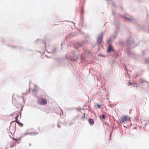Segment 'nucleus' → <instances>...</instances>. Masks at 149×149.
<instances>
[{
	"label": "nucleus",
	"instance_id": "obj_1",
	"mask_svg": "<svg viewBox=\"0 0 149 149\" xmlns=\"http://www.w3.org/2000/svg\"><path fill=\"white\" fill-rule=\"evenodd\" d=\"M120 42L121 44H123L124 46H125L126 45L127 47V48L129 49L136 46L135 45V44L133 41L130 40H128L125 43H123L121 41Z\"/></svg>",
	"mask_w": 149,
	"mask_h": 149
},
{
	"label": "nucleus",
	"instance_id": "obj_2",
	"mask_svg": "<svg viewBox=\"0 0 149 149\" xmlns=\"http://www.w3.org/2000/svg\"><path fill=\"white\" fill-rule=\"evenodd\" d=\"M70 59L71 60L74 61H76L77 59L79 58L77 55L76 54V52L74 51H73L71 53H70ZM79 58L81 59L82 58L83 59H84L83 57H82L81 56L80 57H79Z\"/></svg>",
	"mask_w": 149,
	"mask_h": 149
},
{
	"label": "nucleus",
	"instance_id": "obj_3",
	"mask_svg": "<svg viewBox=\"0 0 149 149\" xmlns=\"http://www.w3.org/2000/svg\"><path fill=\"white\" fill-rule=\"evenodd\" d=\"M130 119V118L128 117L127 116H123L120 118V123H125L126 122L129 120Z\"/></svg>",
	"mask_w": 149,
	"mask_h": 149
},
{
	"label": "nucleus",
	"instance_id": "obj_4",
	"mask_svg": "<svg viewBox=\"0 0 149 149\" xmlns=\"http://www.w3.org/2000/svg\"><path fill=\"white\" fill-rule=\"evenodd\" d=\"M147 85L149 87V83L144 79H141L139 80V86H141V88H142V85Z\"/></svg>",
	"mask_w": 149,
	"mask_h": 149
},
{
	"label": "nucleus",
	"instance_id": "obj_5",
	"mask_svg": "<svg viewBox=\"0 0 149 149\" xmlns=\"http://www.w3.org/2000/svg\"><path fill=\"white\" fill-rule=\"evenodd\" d=\"M102 34L103 32H102L98 37L97 43L98 45H100L102 43Z\"/></svg>",
	"mask_w": 149,
	"mask_h": 149
},
{
	"label": "nucleus",
	"instance_id": "obj_6",
	"mask_svg": "<svg viewBox=\"0 0 149 149\" xmlns=\"http://www.w3.org/2000/svg\"><path fill=\"white\" fill-rule=\"evenodd\" d=\"M38 102L39 104H42L44 105L47 104V101L45 99L42 98L41 100H40Z\"/></svg>",
	"mask_w": 149,
	"mask_h": 149
},
{
	"label": "nucleus",
	"instance_id": "obj_7",
	"mask_svg": "<svg viewBox=\"0 0 149 149\" xmlns=\"http://www.w3.org/2000/svg\"><path fill=\"white\" fill-rule=\"evenodd\" d=\"M83 45L84 43L83 42H78L77 43L76 45H74V47L76 49H77L78 47H84Z\"/></svg>",
	"mask_w": 149,
	"mask_h": 149
},
{
	"label": "nucleus",
	"instance_id": "obj_8",
	"mask_svg": "<svg viewBox=\"0 0 149 149\" xmlns=\"http://www.w3.org/2000/svg\"><path fill=\"white\" fill-rule=\"evenodd\" d=\"M112 51H114V50L113 48L111 45L108 46V49L107 52L108 53H109Z\"/></svg>",
	"mask_w": 149,
	"mask_h": 149
},
{
	"label": "nucleus",
	"instance_id": "obj_9",
	"mask_svg": "<svg viewBox=\"0 0 149 149\" xmlns=\"http://www.w3.org/2000/svg\"><path fill=\"white\" fill-rule=\"evenodd\" d=\"M57 48L55 47H54L52 50L51 53L53 55H55L56 54L57 51Z\"/></svg>",
	"mask_w": 149,
	"mask_h": 149
},
{
	"label": "nucleus",
	"instance_id": "obj_10",
	"mask_svg": "<svg viewBox=\"0 0 149 149\" xmlns=\"http://www.w3.org/2000/svg\"><path fill=\"white\" fill-rule=\"evenodd\" d=\"M38 42H40L42 44H45V41L44 40L38 39Z\"/></svg>",
	"mask_w": 149,
	"mask_h": 149
},
{
	"label": "nucleus",
	"instance_id": "obj_11",
	"mask_svg": "<svg viewBox=\"0 0 149 149\" xmlns=\"http://www.w3.org/2000/svg\"><path fill=\"white\" fill-rule=\"evenodd\" d=\"M89 122L91 125H93L94 123V120L92 119H89L88 120Z\"/></svg>",
	"mask_w": 149,
	"mask_h": 149
},
{
	"label": "nucleus",
	"instance_id": "obj_12",
	"mask_svg": "<svg viewBox=\"0 0 149 149\" xmlns=\"http://www.w3.org/2000/svg\"><path fill=\"white\" fill-rule=\"evenodd\" d=\"M123 17L125 19H126V20H129L130 21H131L132 20V19L130 18L129 17H127L125 16H123Z\"/></svg>",
	"mask_w": 149,
	"mask_h": 149
},
{
	"label": "nucleus",
	"instance_id": "obj_13",
	"mask_svg": "<svg viewBox=\"0 0 149 149\" xmlns=\"http://www.w3.org/2000/svg\"><path fill=\"white\" fill-rule=\"evenodd\" d=\"M84 12V8L82 7L81 8V15H83Z\"/></svg>",
	"mask_w": 149,
	"mask_h": 149
},
{
	"label": "nucleus",
	"instance_id": "obj_14",
	"mask_svg": "<svg viewBox=\"0 0 149 149\" xmlns=\"http://www.w3.org/2000/svg\"><path fill=\"white\" fill-rule=\"evenodd\" d=\"M128 56H130V57H131V55L132 54H134V53H131L130 52H127V53Z\"/></svg>",
	"mask_w": 149,
	"mask_h": 149
},
{
	"label": "nucleus",
	"instance_id": "obj_15",
	"mask_svg": "<svg viewBox=\"0 0 149 149\" xmlns=\"http://www.w3.org/2000/svg\"><path fill=\"white\" fill-rule=\"evenodd\" d=\"M146 63L147 64L149 63V58H146L145 59Z\"/></svg>",
	"mask_w": 149,
	"mask_h": 149
},
{
	"label": "nucleus",
	"instance_id": "obj_16",
	"mask_svg": "<svg viewBox=\"0 0 149 149\" xmlns=\"http://www.w3.org/2000/svg\"><path fill=\"white\" fill-rule=\"evenodd\" d=\"M132 85L133 87H135L136 88H137V84L136 83L133 84Z\"/></svg>",
	"mask_w": 149,
	"mask_h": 149
},
{
	"label": "nucleus",
	"instance_id": "obj_17",
	"mask_svg": "<svg viewBox=\"0 0 149 149\" xmlns=\"http://www.w3.org/2000/svg\"><path fill=\"white\" fill-rule=\"evenodd\" d=\"M81 20H82V25H81V26H82L83 24L84 20V18L83 16H81Z\"/></svg>",
	"mask_w": 149,
	"mask_h": 149
},
{
	"label": "nucleus",
	"instance_id": "obj_18",
	"mask_svg": "<svg viewBox=\"0 0 149 149\" xmlns=\"http://www.w3.org/2000/svg\"><path fill=\"white\" fill-rule=\"evenodd\" d=\"M105 116L104 114H102L101 116V118L104 119L105 118Z\"/></svg>",
	"mask_w": 149,
	"mask_h": 149
},
{
	"label": "nucleus",
	"instance_id": "obj_19",
	"mask_svg": "<svg viewBox=\"0 0 149 149\" xmlns=\"http://www.w3.org/2000/svg\"><path fill=\"white\" fill-rule=\"evenodd\" d=\"M111 41V39L110 38L109 39L108 41L107 42V44H109V42H110Z\"/></svg>",
	"mask_w": 149,
	"mask_h": 149
},
{
	"label": "nucleus",
	"instance_id": "obj_20",
	"mask_svg": "<svg viewBox=\"0 0 149 149\" xmlns=\"http://www.w3.org/2000/svg\"><path fill=\"white\" fill-rule=\"evenodd\" d=\"M133 83H131L130 82L128 84V85L130 86V85H132Z\"/></svg>",
	"mask_w": 149,
	"mask_h": 149
},
{
	"label": "nucleus",
	"instance_id": "obj_21",
	"mask_svg": "<svg viewBox=\"0 0 149 149\" xmlns=\"http://www.w3.org/2000/svg\"><path fill=\"white\" fill-rule=\"evenodd\" d=\"M112 13L113 15H115L116 14V13L115 11H112Z\"/></svg>",
	"mask_w": 149,
	"mask_h": 149
},
{
	"label": "nucleus",
	"instance_id": "obj_22",
	"mask_svg": "<svg viewBox=\"0 0 149 149\" xmlns=\"http://www.w3.org/2000/svg\"><path fill=\"white\" fill-rule=\"evenodd\" d=\"M97 107H98V108H100V105H99V104H97Z\"/></svg>",
	"mask_w": 149,
	"mask_h": 149
},
{
	"label": "nucleus",
	"instance_id": "obj_23",
	"mask_svg": "<svg viewBox=\"0 0 149 149\" xmlns=\"http://www.w3.org/2000/svg\"><path fill=\"white\" fill-rule=\"evenodd\" d=\"M118 54H115V57H116V58H117V57H118Z\"/></svg>",
	"mask_w": 149,
	"mask_h": 149
},
{
	"label": "nucleus",
	"instance_id": "obj_24",
	"mask_svg": "<svg viewBox=\"0 0 149 149\" xmlns=\"http://www.w3.org/2000/svg\"><path fill=\"white\" fill-rule=\"evenodd\" d=\"M65 57L67 59V60H68V56L67 55H65Z\"/></svg>",
	"mask_w": 149,
	"mask_h": 149
},
{
	"label": "nucleus",
	"instance_id": "obj_25",
	"mask_svg": "<svg viewBox=\"0 0 149 149\" xmlns=\"http://www.w3.org/2000/svg\"><path fill=\"white\" fill-rule=\"evenodd\" d=\"M100 56H102V57H105V56H104V55H100Z\"/></svg>",
	"mask_w": 149,
	"mask_h": 149
},
{
	"label": "nucleus",
	"instance_id": "obj_26",
	"mask_svg": "<svg viewBox=\"0 0 149 149\" xmlns=\"http://www.w3.org/2000/svg\"><path fill=\"white\" fill-rule=\"evenodd\" d=\"M116 36H117V35H116H116L115 36H114L113 37V38L114 39H115V38H116Z\"/></svg>",
	"mask_w": 149,
	"mask_h": 149
},
{
	"label": "nucleus",
	"instance_id": "obj_27",
	"mask_svg": "<svg viewBox=\"0 0 149 149\" xmlns=\"http://www.w3.org/2000/svg\"><path fill=\"white\" fill-rule=\"evenodd\" d=\"M145 51H143V55H145Z\"/></svg>",
	"mask_w": 149,
	"mask_h": 149
},
{
	"label": "nucleus",
	"instance_id": "obj_28",
	"mask_svg": "<svg viewBox=\"0 0 149 149\" xmlns=\"http://www.w3.org/2000/svg\"><path fill=\"white\" fill-rule=\"evenodd\" d=\"M72 36H75V34L74 33H72Z\"/></svg>",
	"mask_w": 149,
	"mask_h": 149
},
{
	"label": "nucleus",
	"instance_id": "obj_29",
	"mask_svg": "<svg viewBox=\"0 0 149 149\" xmlns=\"http://www.w3.org/2000/svg\"><path fill=\"white\" fill-rule=\"evenodd\" d=\"M67 21L68 22H72V23H73L74 24V23L73 22H71V21Z\"/></svg>",
	"mask_w": 149,
	"mask_h": 149
},
{
	"label": "nucleus",
	"instance_id": "obj_30",
	"mask_svg": "<svg viewBox=\"0 0 149 149\" xmlns=\"http://www.w3.org/2000/svg\"><path fill=\"white\" fill-rule=\"evenodd\" d=\"M79 110H80V111L81 110H82V109L81 108H79Z\"/></svg>",
	"mask_w": 149,
	"mask_h": 149
},
{
	"label": "nucleus",
	"instance_id": "obj_31",
	"mask_svg": "<svg viewBox=\"0 0 149 149\" xmlns=\"http://www.w3.org/2000/svg\"><path fill=\"white\" fill-rule=\"evenodd\" d=\"M116 26H118V24H116Z\"/></svg>",
	"mask_w": 149,
	"mask_h": 149
},
{
	"label": "nucleus",
	"instance_id": "obj_32",
	"mask_svg": "<svg viewBox=\"0 0 149 149\" xmlns=\"http://www.w3.org/2000/svg\"><path fill=\"white\" fill-rule=\"evenodd\" d=\"M48 53H51V52H48Z\"/></svg>",
	"mask_w": 149,
	"mask_h": 149
},
{
	"label": "nucleus",
	"instance_id": "obj_33",
	"mask_svg": "<svg viewBox=\"0 0 149 149\" xmlns=\"http://www.w3.org/2000/svg\"><path fill=\"white\" fill-rule=\"evenodd\" d=\"M63 45V43H62V44H61V45Z\"/></svg>",
	"mask_w": 149,
	"mask_h": 149
},
{
	"label": "nucleus",
	"instance_id": "obj_34",
	"mask_svg": "<svg viewBox=\"0 0 149 149\" xmlns=\"http://www.w3.org/2000/svg\"><path fill=\"white\" fill-rule=\"evenodd\" d=\"M38 52H40V51H38Z\"/></svg>",
	"mask_w": 149,
	"mask_h": 149
},
{
	"label": "nucleus",
	"instance_id": "obj_35",
	"mask_svg": "<svg viewBox=\"0 0 149 149\" xmlns=\"http://www.w3.org/2000/svg\"><path fill=\"white\" fill-rule=\"evenodd\" d=\"M58 126L59 127H60L58 125Z\"/></svg>",
	"mask_w": 149,
	"mask_h": 149
}]
</instances>
